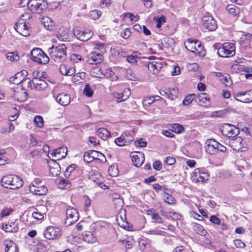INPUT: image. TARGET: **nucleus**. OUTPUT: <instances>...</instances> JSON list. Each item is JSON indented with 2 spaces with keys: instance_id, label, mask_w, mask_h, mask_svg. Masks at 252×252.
Wrapping results in <instances>:
<instances>
[{
  "instance_id": "28",
  "label": "nucleus",
  "mask_w": 252,
  "mask_h": 252,
  "mask_svg": "<svg viewBox=\"0 0 252 252\" xmlns=\"http://www.w3.org/2000/svg\"><path fill=\"white\" fill-rule=\"evenodd\" d=\"M236 96L237 97H242L244 96L245 99L242 100V102L250 103L252 102V90H249L245 92H240L236 94Z\"/></svg>"
},
{
  "instance_id": "19",
  "label": "nucleus",
  "mask_w": 252,
  "mask_h": 252,
  "mask_svg": "<svg viewBox=\"0 0 252 252\" xmlns=\"http://www.w3.org/2000/svg\"><path fill=\"white\" fill-rule=\"evenodd\" d=\"M223 128L224 134L229 137L236 136L239 132V129L236 127L228 124H225Z\"/></svg>"
},
{
  "instance_id": "50",
  "label": "nucleus",
  "mask_w": 252,
  "mask_h": 252,
  "mask_svg": "<svg viewBox=\"0 0 252 252\" xmlns=\"http://www.w3.org/2000/svg\"><path fill=\"white\" fill-rule=\"evenodd\" d=\"M44 214L39 212L37 209L32 214V217L37 220H41L44 218Z\"/></svg>"
},
{
  "instance_id": "22",
  "label": "nucleus",
  "mask_w": 252,
  "mask_h": 252,
  "mask_svg": "<svg viewBox=\"0 0 252 252\" xmlns=\"http://www.w3.org/2000/svg\"><path fill=\"white\" fill-rule=\"evenodd\" d=\"M148 69L153 74H157L162 67V63L158 61H152L148 63Z\"/></svg>"
},
{
  "instance_id": "59",
  "label": "nucleus",
  "mask_w": 252,
  "mask_h": 252,
  "mask_svg": "<svg viewBox=\"0 0 252 252\" xmlns=\"http://www.w3.org/2000/svg\"><path fill=\"white\" fill-rule=\"evenodd\" d=\"M135 145L137 147H145L147 146V142L142 139H140L135 142Z\"/></svg>"
},
{
  "instance_id": "39",
  "label": "nucleus",
  "mask_w": 252,
  "mask_h": 252,
  "mask_svg": "<svg viewBox=\"0 0 252 252\" xmlns=\"http://www.w3.org/2000/svg\"><path fill=\"white\" fill-rule=\"evenodd\" d=\"M59 187L60 189H67L71 187V183L68 180L62 179L59 181Z\"/></svg>"
},
{
  "instance_id": "12",
  "label": "nucleus",
  "mask_w": 252,
  "mask_h": 252,
  "mask_svg": "<svg viewBox=\"0 0 252 252\" xmlns=\"http://www.w3.org/2000/svg\"><path fill=\"white\" fill-rule=\"evenodd\" d=\"M208 174L206 172L202 171L200 168H196L194 170L193 174L191 177V180L195 183L199 182H204L208 180Z\"/></svg>"
},
{
  "instance_id": "4",
  "label": "nucleus",
  "mask_w": 252,
  "mask_h": 252,
  "mask_svg": "<svg viewBox=\"0 0 252 252\" xmlns=\"http://www.w3.org/2000/svg\"><path fill=\"white\" fill-rule=\"evenodd\" d=\"M31 54L32 60L38 63L45 64L49 61L48 56L40 48H33Z\"/></svg>"
},
{
  "instance_id": "31",
  "label": "nucleus",
  "mask_w": 252,
  "mask_h": 252,
  "mask_svg": "<svg viewBox=\"0 0 252 252\" xmlns=\"http://www.w3.org/2000/svg\"><path fill=\"white\" fill-rule=\"evenodd\" d=\"M195 43L194 40H193L191 39H189L185 43V46L186 49L192 52L194 54H197L198 53V48H197L195 46H194V44Z\"/></svg>"
},
{
  "instance_id": "33",
  "label": "nucleus",
  "mask_w": 252,
  "mask_h": 252,
  "mask_svg": "<svg viewBox=\"0 0 252 252\" xmlns=\"http://www.w3.org/2000/svg\"><path fill=\"white\" fill-rule=\"evenodd\" d=\"M193 229L196 233L201 236H205L207 234V231L202 225L196 223H193Z\"/></svg>"
},
{
  "instance_id": "42",
  "label": "nucleus",
  "mask_w": 252,
  "mask_h": 252,
  "mask_svg": "<svg viewBox=\"0 0 252 252\" xmlns=\"http://www.w3.org/2000/svg\"><path fill=\"white\" fill-rule=\"evenodd\" d=\"M83 91L84 94L89 97H92L94 94V91L92 88L88 84L85 85Z\"/></svg>"
},
{
  "instance_id": "58",
  "label": "nucleus",
  "mask_w": 252,
  "mask_h": 252,
  "mask_svg": "<svg viewBox=\"0 0 252 252\" xmlns=\"http://www.w3.org/2000/svg\"><path fill=\"white\" fill-rule=\"evenodd\" d=\"M138 58L133 55L127 56L126 61L130 63H134L137 62Z\"/></svg>"
},
{
  "instance_id": "2",
  "label": "nucleus",
  "mask_w": 252,
  "mask_h": 252,
  "mask_svg": "<svg viewBox=\"0 0 252 252\" xmlns=\"http://www.w3.org/2000/svg\"><path fill=\"white\" fill-rule=\"evenodd\" d=\"M66 47L63 44L58 46H53L49 48L48 53L51 59L56 62H63L66 57Z\"/></svg>"
},
{
  "instance_id": "23",
  "label": "nucleus",
  "mask_w": 252,
  "mask_h": 252,
  "mask_svg": "<svg viewBox=\"0 0 252 252\" xmlns=\"http://www.w3.org/2000/svg\"><path fill=\"white\" fill-rule=\"evenodd\" d=\"M32 83L34 86L35 89L39 91L44 90L48 86V84L46 81L41 78H33Z\"/></svg>"
},
{
  "instance_id": "24",
  "label": "nucleus",
  "mask_w": 252,
  "mask_h": 252,
  "mask_svg": "<svg viewBox=\"0 0 252 252\" xmlns=\"http://www.w3.org/2000/svg\"><path fill=\"white\" fill-rule=\"evenodd\" d=\"M130 94V90L129 89H125L122 93H114L113 95L117 99L118 102H121L126 100Z\"/></svg>"
},
{
  "instance_id": "27",
  "label": "nucleus",
  "mask_w": 252,
  "mask_h": 252,
  "mask_svg": "<svg viewBox=\"0 0 252 252\" xmlns=\"http://www.w3.org/2000/svg\"><path fill=\"white\" fill-rule=\"evenodd\" d=\"M4 244L5 246V252H18L17 245L13 241L6 240L4 241Z\"/></svg>"
},
{
  "instance_id": "34",
  "label": "nucleus",
  "mask_w": 252,
  "mask_h": 252,
  "mask_svg": "<svg viewBox=\"0 0 252 252\" xmlns=\"http://www.w3.org/2000/svg\"><path fill=\"white\" fill-rule=\"evenodd\" d=\"M197 99L198 101L201 103V105H209L210 104L209 98L205 93H201L198 94L197 95Z\"/></svg>"
},
{
  "instance_id": "37",
  "label": "nucleus",
  "mask_w": 252,
  "mask_h": 252,
  "mask_svg": "<svg viewBox=\"0 0 252 252\" xmlns=\"http://www.w3.org/2000/svg\"><path fill=\"white\" fill-rule=\"evenodd\" d=\"M110 197L113 199V201H117L119 207H122L123 204V198L121 197L119 194L117 193H112L110 194ZM114 203H116L114 202Z\"/></svg>"
},
{
  "instance_id": "64",
  "label": "nucleus",
  "mask_w": 252,
  "mask_h": 252,
  "mask_svg": "<svg viewBox=\"0 0 252 252\" xmlns=\"http://www.w3.org/2000/svg\"><path fill=\"white\" fill-rule=\"evenodd\" d=\"M131 32L128 29H126L121 32V36L125 39H127L130 35Z\"/></svg>"
},
{
  "instance_id": "41",
  "label": "nucleus",
  "mask_w": 252,
  "mask_h": 252,
  "mask_svg": "<svg viewBox=\"0 0 252 252\" xmlns=\"http://www.w3.org/2000/svg\"><path fill=\"white\" fill-rule=\"evenodd\" d=\"M156 97L158 98H160V97L158 95H156L155 96L145 97L142 101L143 105L147 106L153 103L155 101Z\"/></svg>"
},
{
  "instance_id": "16",
  "label": "nucleus",
  "mask_w": 252,
  "mask_h": 252,
  "mask_svg": "<svg viewBox=\"0 0 252 252\" xmlns=\"http://www.w3.org/2000/svg\"><path fill=\"white\" fill-rule=\"evenodd\" d=\"M206 151L210 155H216L218 152V142L214 139H208L206 142Z\"/></svg>"
},
{
  "instance_id": "55",
  "label": "nucleus",
  "mask_w": 252,
  "mask_h": 252,
  "mask_svg": "<svg viewBox=\"0 0 252 252\" xmlns=\"http://www.w3.org/2000/svg\"><path fill=\"white\" fill-rule=\"evenodd\" d=\"M164 198L165 201L166 203H167L169 204H174V198L170 194L166 193V194H165L164 195Z\"/></svg>"
},
{
  "instance_id": "5",
  "label": "nucleus",
  "mask_w": 252,
  "mask_h": 252,
  "mask_svg": "<svg viewBox=\"0 0 252 252\" xmlns=\"http://www.w3.org/2000/svg\"><path fill=\"white\" fill-rule=\"evenodd\" d=\"M40 179H35L32 185L29 186V190L31 192L35 195H42L47 192V189L44 185H40L41 183Z\"/></svg>"
},
{
  "instance_id": "7",
  "label": "nucleus",
  "mask_w": 252,
  "mask_h": 252,
  "mask_svg": "<svg viewBox=\"0 0 252 252\" xmlns=\"http://www.w3.org/2000/svg\"><path fill=\"white\" fill-rule=\"evenodd\" d=\"M46 7V2L44 0H30L28 8L33 13H40Z\"/></svg>"
},
{
  "instance_id": "14",
  "label": "nucleus",
  "mask_w": 252,
  "mask_h": 252,
  "mask_svg": "<svg viewBox=\"0 0 252 252\" xmlns=\"http://www.w3.org/2000/svg\"><path fill=\"white\" fill-rule=\"evenodd\" d=\"M243 139L240 136H233V137L230 139L229 144V146L232 148V149L236 152H242L243 145Z\"/></svg>"
},
{
  "instance_id": "15",
  "label": "nucleus",
  "mask_w": 252,
  "mask_h": 252,
  "mask_svg": "<svg viewBox=\"0 0 252 252\" xmlns=\"http://www.w3.org/2000/svg\"><path fill=\"white\" fill-rule=\"evenodd\" d=\"M130 157L134 165L136 167L140 166L145 160V156L143 153L138 152H132L130 154Z\"/></svg>"
},
{
  "instance_id": "9",
  "label": "nucleus",
  "mask_w": 252,
  "mask_h": 252,
  "mask_svg": "<svg viewBox=\"0 0 252 252\" xmlns=\"http://www.w3.org/2000/svg\"><path fill=\"white\" fill-rule=\"evenodd\" d=\"M14 28L18 32L24 36H27L30 35V29L29 25L23 19H21L18 21Z\"/></svg>"
},
{
  "instance_id": "57",
  "label": "nucleus",
  "mask_w": 252,
  "mask_h": 252,
  "mask_svg": "<svg viewBox=\"0 0 252 252\" xmlns=\"http://www.w3.org/2000/svg\"><path fill=\"white\" fill-rule=\"evenodd\" d=\"M70 59L74 63H77L78 61H83L81 55L75 54L71 55Z\"/></svg>"
},
{
  "instance_id": "6",
  "label": "nucleus",
  "mask_w": 252,
  "mask_h": 252,
  "mask_svg": "<svg viewBox=\"0 0 252 252\" xmlns=\"http://www.w3.org/2000/svg\"><path fill=\"white\" fill-rule=\"evenodd\" d=\"M202 26L209 31H214L217 28V24L213 17L207 13L202 18Z\"/></svg>"
},
{
  "instance_id": "32",
  "label": "nucleus",
  "mask_w": 252,
  "mask_h": 252,
  "mask_svg": "<svg viewBox=\"0 0 252 252\" xmlns=\"http://www.w3.org/2000/svg\"><path fill=\"white\" fill-rule=\"evenodd\" d=\"M96 134L102 138V139H106L110 136V133L109 131L105 128H99L96 132Z\"/></svg>"
},
{
  "instance_id": "10",
  "label": "nucleus",
  "mask_w": 252,
  "mask_h": 252,
  "mask_svg": "<svg viewBox=\"0 0 252 252\" xmlns=\"http://www.w3.org/2000/svg\"><path fill=\"white\" fill-rule=\"evenodd\" d=\"M99 49L101 50V53H97L96 52L90 53L88 58V63L89 64H98L101 63L103 60V55L102 53L104 51L103 45L99 44L98 45Z\"/></svg>"
},
{
  "instance_id": "26",
  "label": "nucleus",
  "mask_w": 252,
  "mask_h": 252,
  "mask_svg": "<svg viewBox=\"0 0 252 252\" xmlns=\"http://www.w3.org/2000/svg\"><path fill=\"white\" fill-rule=\"evenodd\" d=\"M49 169L50 173L54 177L58 176L61 173L60 165L55 160H52V162L49 164Z\"/></svg>"
},
{
  "instance_id": "53",
  "label": "nucleus",
  "mask_w": 252,
  "mask_h": 252,
  "mask_svg": "<svg viewBox=\"0 0 252 252\" xmlns=\"http://www.w3.org/2000/svg\"><path fill=\"white\" fill-rule=\"evenodd\" d=\"M238 70H239V71H243L247 73H251L252 72V67L245 65H240L239 67H238Z\"/></svg>"
},
{
  "instance_id": "20",
  "label": "nucleus",
  "mask_w": 252,
  "mask_h": 252,
  "mask_svg": "<svg viewBox=\"0 0 252 252\" xmlns=\"http://www.w3.org/2000/svg\"><path fill=\"white\" fill-rule=\"evenodd\" d=\"M89 179L102 189H106L107 186L102 183L103 178L98 173H94L90 176Z\"/></svg>"
},
{
  "instance_id": "29",
  "label": "nucleus",
  "mask_w": 252,
  "mask_h": 252,
  "mask_svg": "<svg viewBox=\"0 0 252 252\" xmlns=\"http://www.w3.org/2000/svg\"><path fill=\"white\" fill-rule=\"evenodd\" d=\"M28 73L26 70H23L21 72L17 73L14 76L11 77L9 79V82L13 84L18 85L22 83V75H27Z\"/></svg>"
},
{
  "instance_id": "48",
  "label": "nucleus",
  "mask_w": 252,
  "mask_h": 252,
  "mask_svg": "<svg viewBox=\"0 0 252 252\" xmlns=\"http://www.w3.org/2000/svg\"><path fill=\"white\" fill-rule=\"evenodd\" d=\"M75 167L76 165L74 164H71L68 166L64 172L65 177L66 178L69 177L70 175V174L74 170Z\"/></svg>"
},
{
  "instance_id": "63",
  "label": "nucleus",
  "mask_w": 252,
  "mask_h": 252,
  "mask_svg": "<svg viewBox=\"0 0 252 252\" xmlns=\"http://www.w3.org/2000/svg\"><path fill=\"white\" fill-rule=\"evenodd\" d=\"M6 161L5 152L3 150H1L0 151V165L4 164Z\"/></svg>"
},
{
  "instance_id": "51",
  "label": "nucleus",
  "mask_w": 252,
  "mask_h": 252,
  "mask_svg": "<svg viewBox=\"0 0 252 252\" xmlns=\"http://www.w3.org/2000/svg\"><path fill=\"white\" fill-rule=\"evenodd\" d=\"M22 87L31 88L32 87L31 80L30 78H22Z\"/></svg>"
},
{
  "instance_id": "56",
  "label": "nucleus",
  "mask_w": 252,
  "mask_h": 252,
  "mask_svg": "<svg viewBox=\"0 0 252 252\" xmlns=\"http://www.w3.org/2000/svg\"><path fill=\"white\" fill-rule=\"evenodd\" d=\"M83 158L84 160L87 163H90L93 160V158H92L91 154H90L89 151L84 154Z\"/></svg>"
},
{
  "instance_id": "52",
  "label": "nucleus",
  "mask_w": 252,
  "mask_h": 252,
  "mask_svg": "<svg viewBox=\"0 0 252 252\" xmlns=\"http://www.w3.org/2000/svg\"><path fill=\"white\" fill-rule=\"evenodd\" d=\"M101 14V12L100 11L95 9L92 10L90 12V15L93 19L96 20L100 17Z\"/></svg>"
},
{
  "instance_id": "36",
  "label": "nucleus",
  "mask_w": 252,
  "mask_h": 252,
  "mask_svg": "<svg viewBox=\"0 0 252 252\" xmlns=\"http://www.w3.org/2000/svg\"><path fill=\"white\" fill-rule=\"evenodd\" d=\"M27 94L26 92H20L14 94L15 100L18 101L24 102L27 99Z\"/></svg>"
},
{
  "instance_id": "47",
  "label": "nucleus",
  "mask_w": 252,
  "mask_h": 252,
  "mask_svg": "<svg viewBox=\"0 0 252 252\" xmlns=\"http://www.w3.org/2000/svg\"><path fill=\"white\" fill-rule=\"evenodd\" d=\"M195 96V94H189L184 99L183 103L184 105L188 106L190 104Z\"/></svg>"
},
{
  "instance_id": "49",
  "label": "nucleus",
  "mask_w": 252,
  "mask_h": 252,
  "mask_svg": "<svg viewBox=\"0 0 252 252\" xmlns=\"http://www.w3.org/2000/svg\"><path fill=\"white\" fill-rule=\"evenodd\" d=\"M34 124L39 127H41L43 126V120L41 116H36L34 119Z\"/></svg>"
},
{
  "instance_id": "54",
  "label": "nucleus",
  "mask_w": 252,
  "mask_h": 252,
  "mask_svg": "<svg viewBox=\"0 0 252 252\" xmlns=\"http://www.w3.org/2000/svg\"><path fill=\"white\" fill-rule=\"evenodd\" d=\"M146 233L150 235H162L164 232L159 229H154L148 230Z\"/></svg>"
},
{
  "instance_id": "8",
  "label": "nucleus",
  "mask_w": 252,
  "mask_h": 252,
  "mask_svg": "<svg viewBox=\"0 0 252 252\" xmlns=\"http://www.w3.org/2000/svg\"><path fill=\"white\" fill-rule=\"evenodd\" d=\"M43 234L44 237L48 240L57 239L62 235L61 229L59 227L50 226L44 230Z\"/></svg>"
},
{
  "instance_id": "61",
  "label": "nucleus",
  "mask_w": 252,
  "mask_h": 252,
  "mask_svg": "<svg viewBox=\"0 0 252 252\" xmlns=\"http://www.w3.org/2000/svg\"><path fill=\"white\" fill-rule=\"evenodd\" d=\"M210 220L213 223H214L217 225L220 224L221 220H220L216 216H212L210 218Z\"/></svg>"
},
{
  "instance_id": "38",
  "label": "nucleus",
  "mask_w": 252,
  "mask_h": 252,
  "mask_svg": "<svg viewBox=\"0 0 252 252\" xmlns=\"http://www.w3.org/2000/svg\"><path fill=\"white\" fill-rule=\"evenodd\" d=\"M226 9L230 14L235 16H237L239 13L238 7L233 4L228 5Z\"/></svg>"
},
{
  "instance_id": "21",
  "label": "nucleus",
  "mask_w": 252,
  "mask_h": 252,
  "mask_svg": "<svg viewBox=\"0 0 252 252\" xmlns=\"http://www.w3.org/2000/svg\"><path fill=\"white\" fill-rule=\"evenodd\" d=\"M56 101L62 106H67L70 102L69 94L62 93L58 94L55 97Z\"/></svg>"
},
{
  "instance_id": "35",
  "label": "nucleus",
  "mask_w": 252,
  "mask_h": 252,
  "mask_svg": "<svg viewBox=\"0 0 252 252\" xmlns=\"http://www.w3.org/2000/svg\"><path fill=\"white\" fill-rule=\"evenodd\" d=\"M83 240L89 243H94L96 241V238L91 232H87L83 236Z\"/></svg>"
},
{
  "instance_id": "40",
  "label": "nucleus",
  "mask_w": 252,
  "mask_h": 252,
  "mask_svg": "<svg viewBox=\"0 0 252 252\" xmlns=\"http://www.w3.org/2000/svg\"><path fill=\"white\" fill-rule=\"evenodd\" d=\"M6 58L11 62H17L19 60V56L17 53L9 52L6 54Z\"/></svg>"
},
{
  "instance_id": "3",
  "label": "nucleus",
  "mask_w": 252,
  "mask_h": 252,
  "mask_svg": "<svg viewBox=\"0 0 252 252\" xmlns=\"http://www.w3.org/2000/svg\"><path fill=\"white\" fill-rule=\"evenodd\" d=\"M219 56L222 58H229L235 54V46L234 43H224L218 50Z\"/></svg>"
},
{
  "instance_id": "30",
  "label": "nucleus",
  "mask_w": 252,
  "mask_h": 252,
  "mask_svg": "<svg viewBox=\"0 0 252 252\" xmlns=\"http://www.w3.org/2000/svg\"><path fill=\"white\" fill-rule=\"evenodd\" d=\"M147 214L151 216L152 219L154 220L155 222L159 223L163 222L162 219L159 216L158 214L156 213V210L153 209H149L147 211Z\"/></svg>"
},
{
  "instance_id": "18",
  "label": "nucleus",
  "mask_w": 252,
  "mask_h": 252,
  "mask_svg": "<svg viewBox=\"0 0 252 252\" xmlns=\"http://www.w3.org/2000/svg\"><path fill=\"white\" fill-rule=\"evenodd\" d=\"M67 149L65 147H60L55 150L52 153L51 156L52 158H55V160H60L66 156Z\"/></svg>"
},
{
  "instance_id": "60",
  "label": "nucleus",
  "mask_w": 252,
  "mask_h": 252,
  "mask_svg": "<svg viewBox=\"0 0 252 252\" xmlns=\"http://www.w3.org/2000/svg\"><path fill=\"white\" fill-rule=\"evenodd\" d=\"M68 68L69 66H67L65 64L61 65L60 67V72L63 75H67Z\"/></svg>"
},
{
  "instance_id": "44",
  "label": "nucleus",
  "mask_w": 252,
  "mask_h": 252,
  "mask_svg": "<svg viewBox=\"0 0 252 252\" xmlns=\"http://www.w3.org/2000/svg\"><path fill=\"white\" fill-rule=\"evenodd\" d=\"M119 242L124 245L126 249L131 248L133 243L132 240H130L128 238L127 239H120Z\"/></svg>"
},
{
  "instance_id": "17",
  "label": "nucleus",
  "mask_w": 252,
  "mask_h": 252,
  "mask_svg": "<svg viewBox=\"0 0 252 252\" xmlns=\"http://www.w3.org/2000/svg\"><path fill=\"white\" fill-rule=\"evenodd\" d=\"M66 220L70 223L76 222L79 218V215L77 210L73 208L69 207L66 211Z\"/></svg>"
},
{
  "instance_id": "1",
  "label": "nucleus",
  "mask_w": 252,
  "mask_h": 252,
  "mask_svg": "<svg viewBox=\"0 0 252 252\" xmlns=\"http://www.w3.org/2000/svg\"><path fill=\"white\" fill-rule=\"evenodd\" d=\"M1 185L11 189H16L21 187L23 185V180L15 175H7L1 179Z\"/></svg>"
},
{
  "instance_id": "43",
  "label": "nucleus",
  "mask_w": 252,
  "mask_h": 252,
  "mask_svg": "<svg viewBox=\"0 0 252 252\" xmlns=\"http://www.w3.org/2000/svg\"><path fill=\"white\" fill-rule=\"evenodd\" d=\"M105 75L106 77L110 79L111 81H116L117 79V76L110 69H108L105 70Z\"/></svg>"
},
{
  "instance_id": "25",
  "label": "nucleus",
  "mask_w": 252,
  "mask_h": 252,
  "mask_svg": "<svg viewBox=\"0 0 252 252\" xmlns=\"http://www.w3.org/2000/svg\"><path fill=\"white\" fill-rule=\"evenodd\" d=\"M2 229L6 232H15L18 230L19 228L15 222L8 221L2 225Z\"/></svg>"
},
{
  "instance_id": "45",
  "label": "nucleus",
  "mask_w": 252,
  "mask_h": 252,
  "mask_svg": "<svg viewBox=\"0 0 252 252\" xmlns=\"http://www.w3.org/2000/svg\"><path fill=\"white\" fill-rule=\"evenodd\" d=\"M43 23L48 30H51L54 25V22L49 17L44 18Z\"/></svg>"
},
{
  "instance_id": "13",
  "label": "nucleus",
  "mask_w": 252,
  "mask_h": 252,
  "mask_svg": "<svg viewBox=\"0 0 252 252\" xmlns=\"http://www.w3.org/2000/svg\"><path fill=\"white\" fill-rule=\"evenodd\" d=\"M133 140L131 134L128 132H124L120 137L115 139V143L117 145L122 147L129 144Z\"/></svg>"
},
{
  "instance_id": "46",
  "label": "nucleus",
  "mask_w": 252,
  "mask_h": 252,
  "mask_svg": "<svg viewBox=\"0 0 252 252\" xmlns=\"http://www.w3.org/2000/svg\"><path fill=\"white\" fill-rule=\"evenodd\" d=\"M171 130L176 133H181L184 130V128L182 126L179 124H174L172 125Z\"/></svg>"
},
{
  "instance_id": "11",
  "label": "nucleus",
  "mask_w": 252,
  "mask_h": 252,
  "mask_svg": "<svg viewBox=\"0 0 252 252\" xmlns=\"http://www.w3.org/2000/svg\"><path fill=\"white\" fill-rule=\"evenodd\" d=\"M75 36L79 40L82 41L88 40L93 35V32L88 29L82 30L75 29L73 30Z\"/></svg>"
},
{
  "instance_id": "62",
  "label": "nucleus",
  "mask_w": 252,
  "mask_h": 252,
  "mask_svg": "<svg viewBox=\"0 0 252 252\" xmlns=\"http://www.w3.org/2000/svg\"><path fill=\"white\" fill-rule=\"evenodd\" d=\"M12 210L9 209V208H6L1 211V214L0 215V218L1 219L2 218L5 216H8L10 215Z\"/></svg>"
}]
</instances>
